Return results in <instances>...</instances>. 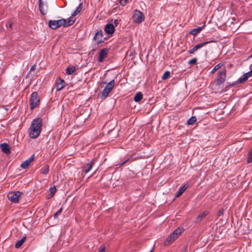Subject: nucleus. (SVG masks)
<instances>
[{
    "label": "nucleus",
    "instance_id": "obj_44",
    "mask_svg": "<svg viewBox=\"0 0 252 252\" xmlns=\"http://www.w3.org/2000/svg\"><path fill=\"white\" fill-rule=\"evenodd\" d=\"M128 159H126L125 161H124L123 162L120 163V165H123L124 164H125L127 161H128Z\"/></svg>",
    "mask_w": 252,
    "mask_h": 252
},
{
    "label": "nucleus",
    "instance_id": "obj_33",
    "mask_svg": "<svg viewBox=\"0 0 252 252\" xmlns=\"http://www.w3.org/2000/svg\"><path fill=\"white\" fill-rule=\"evenodd\" d=\"M129 0H120V3L122 5H125Z\"/></svg>",
    "mask_w": 252,
    "mask_h": 252
},
{
    "label": "nucleus",
    "instance_id": "obj_18",
    "mask_svg": "<svg viewBox=\"0 0 252 252\" xmlns=\"http://www.w3.org/2000/svg\"><path fill=\"white\" fill-rule=\"evenodd\" d=\"M208 212L207 211H204L197 217L196 221L197 222H200L205 216L208 215Z\"/></svg>",
    "mask_w": 252,
    "mask_h": 252
},
{
    "label": "nucleus",
    "instance_id": "obj_42",
    "mask_svg": "<svg viewBox=\"0 0 252 252\" xmlns=\"http://www.w3.org/2000/svg\"><path fill=\"white\" fill-rule=\"evenodd\" d=\"M113 23H114V24L116 26H117V25L118 24H119V20H115Z\"/></svg>",
    "mask_w": 252,
    "mask_h": 252
},
{
    "label": "nucleus",
    "instance_id": "obj_28",
    "mask_svg": "<svg viewBox=\"0 0 252 252\" xmlns=\"http://www.w3.org/2000/svg\"><path fill=\"white\" fill-rule=\"evenodd\" d=\"M222 66V64L221 63H219L217 65L215 66V67L212 69L211 73H215L217 70H218L219 68H220Z\"/></svg>",
    "mask_w": 252,
    "mask_h": 252
},
{
    "label": "nucleus",
    "instance_id": "obj_2",
    "mask_svg": "<svg viewBox=\"0 0 252 252\" xmlns=\"http://www.w3.org/2000/svg\"><path fill=\"white\" fill-rule=\"evenodd\" d=\"M41 120L40 119L33 120L30 128L29 135L32 138H36L40 133Z\"/></svg>",
    "mask_w": 252,
    "mask_h": 252
},
{
    "label": "nucleus",
    "instance_id": "obj_37",
    "mask_svg": "<svg viewBox=\"0 0 252 252\" xmlns=\"http://www.w3.org/2000/svg\"><path fill=\"white\" fill-rule=\"evenodd\" d=\"M223 213V210H220L218 212V216H220Z\"/></svg>",
    "mask_w": 252,
    "mask_h": 252
},
{
    "label": "nucleus",
    "instance_id": "obj_24",
    "mask_svg": "<svg viewBox=\"0 0 252 252\" xmlns=\"http://www.w3.org/2000/svg\"><path fill=\"white\" fill-rule=\"evenodd\" d=\"M26 239V236L24 235L20 241H18V242H17V248H19L22 246V245L25 242Z\"/></svg>",
    "mask_w": 252,
    "mask_h": 252
},
{
    "label": "nucleus",
    "instance_id": "obj_29",
    "mask_svg": "<svg viewBox=\"0 0 252 252\" xmlns=\"http://www.w3.org/2000/svg\"><path fill=\"white\" fill-rule=\"evenodd\" d=\"M185 191L184 190V189H182L181 188L179 189L178 191L177 192V194L176 195L175 197L178 198L179 197V196H180Z\"/></svg>",
    "mask_w": 252,
    "mask_h": 252
},
{
    "label": "nucleus",
    "instance_id": "obj_14",
    "mask_svg": "<svg viewBox=\"0 0 252 252\" xmlns=\"http://www.w3.org/2000/svg\"><path fill=\"white\" fill-rule=\"evenodd\" d=\"M94 163V160H93L90 163H88L86 165L83 167V171L85 173H88L92 168Z\"/></svg>",
    "mask_w": 252,
    "mask_h": 252
},
{
    "label": "nucleus",
    "instance_id": "obj_6",
    "mask_svg": "<svg viewBox=\"0 0 252 252\" xmlns=\"http://www.w3.org/2000/svg\"><path fill=\"white\" fill-rule=\"evenodd\" d=\"M132 19L135 23H141L144 20V16L141 11L135 10L133 13Z\"/></svg>",
    "mask_w": 252,
    "mask_h": 252
},
{
    "label": "nucleus",
    "instance_id": "obj_30",
    "mask_svg": "<svg viewBox=\"0 0 252 252\" xmlns=\"http://www.w3.org/2000/svg\"><path fill=\"white\" fill-rule=\"evenodd\" d=\"M49 171V167L48 166H46L44 168L42 169L41 173L44 174H46L48 173Z\"/></svg>",
    "mask_w": 252,
    "mask_h": 252
},
{
    "label": "nucleus",
    "instance_id": "obj_34",
    "mask_svg": "<svg viewBox=\"0 0 252 252\" xmlns=\"http://www.w3.org/2000/svg\"><path fill=\"white\" fill-rule=\"evenodd\" d=\"M62 208H61V209H59V210L57 212V213L55 214V215H54V218H57V217H58V216L59 215H60V214L62 213Z\"/></svg>",
    "mask_w": 252,
    "mask_h": 252
},
{
    "label": "nucleus",
    "instance_id": "obj_21",
    "mask_svg": "<svg viewBox=\"0 0 252 252\" xmlns=\"http://www.w3.org/2000/svg\"><path fill=\"white\" fill-rule=\"evenodd\" d=\"M76 70L75 66H71L66 68V72L68 74H71L74 73Z\"/></svg>",
    "mask_w": 252,
    "mask_h": 252
},
{
    "label": "nucleus",
    "instance_id": "obj_46",
    "mask_svg": "<svg viewBox=\"0 0 252 252\" xmlns=\"http://www.w3.org/2000/svg\"><path fill=\"white\" fill-rule=\"evenodd\" d=\"M153 250H154V249H152V250L151 251V252H153Z\"/></svg>",
    "mask_w": 252,
    "mask_h": 252
},
{
    "label": "nucleus",
    "instance_id": "obj_19",
    "mask_svg": "<svg viewBox=\"0 0 252 252\" xmlns=\"http://www.w3.org/2000/svg\"><path fill=\"white\" fill-rule=\"evenodd\" d=\"M214 42V41L213 40H211V41L204 42L201 43L200 44H199L198 45H196L194 47V49H195L197 51L198 49L203 47L204 46L207 44L208 43H210V42Z\"/></svg>",
    "mask_w": 252,
    "mask_h": 252
},
{
    "label": "nucleus",
    "instance_id": "obj_23",
    "mask_svg": "<svg viewBox=\"0 0 252 252\" xmlns=\"http://www.w3.org/2000/svg\"><path fill=\"white\" fill-rule=\"evenodd\" d=\"M202 29V27H199L198 28L193 29L190 32V33L192 35H196L201 31Z\"/></svg>",
    "mask_w": 252,
    "mask_h": 252
},
{
    "label": "nucleus",
    "instance_id": "obj_16",
    "mask_svg": "<svg viewBox=\"0 0 252 252\" xmlns=\"http://www.w3.org/2000/svg\"><path fill=\"white\" fill-rule=\"evenodd\" d=\"M82 3H80L79 6L77 7L75 11L72 14V15L70 17H73L74 18V17L77 15L78 13L80 12V11L82 10Z\"/></svg>",
    "mask_w": 252,
    "mask_h": 252
},
{
    "label": "nucleus",
    "instance_id": "obj_1",
    "mask_svg": "<svg viewBox=\"0 0 252 252\" xmlns=\"http://www.w3.org/2000/svg\"><path fill=\"white\" fill-rule=\"evenodd\" d=\"M75 20V19L73 17H70L67 20L64 19L59 20H51L49 22V26L52 29L55 30L62 26L64 27L69 26L74 23Z\"/></svg>",
    "mask_w": 252,
    "mask_h": 252
},
{
    "label": "nucleus",
    "instance_id": "obj_41",
    "mask_svg": "<svg viewBox=\"0 0 252 252\" xmlns=\"http://www.w3.org/2000/svg\"><path fill=\"white\" fill-rule=\"evenodd\" d=\"M247 75H249L250 77L252 76V69L250 71L247 72Z\"/></svg>",
    "mask_w": 252,
    "mask_h": 252
},
{
    "label": "nucleus",
    "instance_id": "obj_7",
    "mask_svg": "<svg viewBox=\"0 0 252 252\" xmlns=\"http://www.w3.org/2000/svg\"><path fill=\"white\" fill-rule=\"evenodd\" d=\"M225 76L226 71L225 69L222 71H219L218 77L217 85H219L220 84L223 83L225 81Z\"/></svg>",
    "mask_w": 252,
    "mask_h": 252
},
{
    "label": "nucleus",
    "instance_id": "obj_8",
    "mask_svg": "<svg viewBox=\"0 0 252 252\" xmlns=\"http://www.w3.org/2000/svg\"><path fill=\"white\" fill-rule=\"evenodd\" d=\"M108 51V50L106 48L103 49L100 51L99 55V62H103V60L107 57Z\"/></svg>",
    "mask_w": 252,
    "mask_h": 252
},
{
    "label": "nucleus",
    "instance_id": "obj_3",
    "mask_svg": "<svg viewBox=\"0 0 252 252\" xmlns=\"http://www.w3.org/2000/svg\"><path fill=\"white\" fill-rule=\"evenodd\" d=\"M183 231V228L179 227L166 239L164 242L165 245H168L174 241L180 236Z\"/></svg>",
    "mask_w": 252,
    "mask_h": 252
},
{
    "label": "nucleus",
    "instance_id": "obj_36",
    "mask_svg": "<svg viewBox=\"0 0 252 252\" xmlns=\"http://www.w3.org/2000/svg\"><path fill=\"white\" fill-rule=\"evenodd\" d=\"M196 50L194 49V47H193L191 50L189 51L190 54H193L194 53Z\"/></svg>",
    "mask_w": 252,
    "mask_h": 252
},
{
    "label": "nucleus",
    "instance_id": "obj_45",
    "mask_svg": "<svg viewBox=\"0 0 252 252\" xmlns=\"http://www.w3.org/2000/svg\"><path fill=\"white\" fill-rule=\"evenodd\" d=\"M187 247H186L185 248V251H186L187 250Z\"/></svg>",
    "mask_w": 252,
    "mask_h": 252
},
{
    "label": "nucleus",
    "instance_id": "obj_40",
    "mask_svg": "<svg viewBox=\"0 0 252 252\" xmlns=\"http://www.w3.org/2000/svg\"><path fill=\"white\" fill-rule=\"evenodd\" d=\"M13 25H14L13 23H12V22H9V27L10 28H12V27L13 26Z\"/></svg>",
    "mask_w": 252,
    "mask_h": 252
},
{
    "label": "nucleus",
    "instance_id": "obj_4",
    "mask_svg": "<svg viewBox=\"0 0 252 252\" xmlns=\"http://www.w3.org/2000/svg\"><path fill=\"white\" fill-rule=\"evenodd\" d=\"M30 102L31 109H33L38 105L39 102V98L36 92L32 93Z\"/></svg>",
    "mask_w": 252,
    "mask_h": 252
},
{
    "label": "nucleus",
    "instance_id": "obj_43",
    "mask_svg": "<svg viewBox=\"0 0 252 252\" xmlns=\"http://www.w3.org/2000/svg\"><path fill=\"white\" fill-rule=\"evenodd\" d=\"M98 252H105V247H103V248L101 249V250H100Z\"/></svg>",
    "mask_w": 252,
    "mask_h": 252
},
{
    "label": "nucleus",
    "instance_id": "obj_39",
    "mask_svg": "<svg viewBox=\"0 0 252 252\" xmlns=\"http://www.w3.org/2000/svg\"><path fill=\"white\" fill-rule=\"evenodd\" d=\"M188 185L187 184L185 185L183 187H182V189H184V190L185 191L186 189L188 188Z\"/></svg>",
    "mask_w": 252,
    "mask_h": 252
},
{
    "label": "nucleus",
    "instance_id": "obj_20",
    "mask_svg": "<svg viewBox=\"0 0 252 252\" xmlns=\"http://www.w3.org/2000/svg\"><path fill=\"white\" fill-rule=\"evenodd\" d=\"M39 9L42 14H45L46 10L43 8V3L41 0H39Z\"/></svg>",
    "mask_w": 252,
    "mask_h": 252
},
{
    "label": "nucleus",
    "instance_id": "obj_35",
    "mask_svg": "<svg viewBox=\"0 0 252 252\" xmlns=\"http://www.w3.org/2000/svg\"><path fill=\"white\" fill-rule=\"evenodd\" d=\"M22 194V193L20 191H17V203L18 202V199L20 197V195Z\"/></svg>",
    "mask_w": 252,
    "mask_h": 252
},
{
    "label": "nucleus",
    "instance_id": "obj_12",
    "mask_svg": "<svg viewBox=\"0 0 252 252\" xmlns=\"http://www.w3.org/2000/svg\"><path fill=\"white\" fill-rule=\"evenodd\" d=\"M103 36V32H98L96 33L95 35L94 36V40L97 41V43H100L102 41V37Z\"/></svg>",
    "mask_w": 252,
    "mask_h": 252
},
{
    "label": "nucleus",
    "instance_id": "obj_25",
    "mask_svg": "<svg viewBox=\"0 0 252 252\" xmlns=\"http://www.w3.org/2000/svg\"><path fill=\"white\" fill-rule=\"evenodd\" d=\"M196 122V118L195 117H191L188 121V125H192L194 123Z\"/></svg>",
    "mask_w": 252,
    "mask_h": 252
},
{
    "label": "nucleus",
    "instance_id": "obj_38",
    "mask_svg": "<svg viewBox=\"0 0 252 252\" xmlns=\"http://www.w3.org/2000/svg\"><path fill=\"white\" fill-rule=\"evenodd\" d=\"M35 68H36V65H33L32 66L31 68V70L30 71H34L35 69Z\"/></svg>",
    "mask_w": 252,
    "mask_h": 252
},
{
    "label": "nucleus",
    "instance_id": "obj_10",
    "mask_svg": "<svg viewBox=\"0 0 252 252\" xmlns=\"http://www.w3.org/2000/svg\"><path fill=\"white\" fill-rule=\"evenodd\" d=\"M0 147L2 152L6 155H8L10 153V148L9 145L6 143H3L0 145Z\"/></svg>",
    "mask_w": 252,
    "mask_h": 252
},
{
    "label": "nucleus",
    "instance_id": "obj_27",
    "mask_svg": "<svg viewBox=\"0 0 252 252\" xmlns=\"http://www.w3.org/2000/svg\"><path fill=\"white\" fill-rule=\"evenodd\" d=\"M170 72L169 71H166L164 72L162 76V78L163 80H166L170 76Z\"/></svg>",
    "mask_w": 252,
    "mask_h": 252
},
{
    "label": "nucleus",
    "instance_id": "obj_32",
    "mask_svg": "<svg viewBox=\"0 0 252 252\" xmlns=\"http://www.w3.org/2000/svg\"><path fill=\"white\" fill-rule=\"evenodd\" d=\"M50 192H51V194L50 195L51 196H53V195L56 192V189L55 187H53V188H50Z\"/></svg>",
    "mask_w": 252,
    "mask_h": 252
},
{
    "label": "nucleus",
    "instance_id": "obj_11",
    "mask_svg": "<svg viewBox=\"0 0 252 252\" xmlns=\"http://www.w3.org/2000/svg\"><path fill=\"white\" fill-rule=\"evenodd\" d=\"M105 31L108 34H112L114 32V27L113 24H107L105 28Z\"/></svg>",
    "mask_w": 252,
    "mask_h": 252
},
{
    "label": "nucleus",
    "instance_id": "obj_17",
    "mask_svg": "<svg viewBox=\"0 0 252 252\" xmlns=\"http://www.w3.org/2000/svg\"><path fill=\"white\" fill-rule=\"evenodd\" d=\"M143 98V94L141 92H138L136 93L134 97V100L135 102H139Z\"/></svg>",
    "mask_w": 252,
    "mask_h": 252
},
{
    "label": "nucleus",
    "instance_id": "obj_5",
    "mask_svg": "<svg viewBox=\"0 0 252 252\" xmlns=\"http://www.w3.org/2000/svg\"><path fill=\"white\" fill-rule=\"evenodd\" d=\"M114 84L115 81L113 80L107 84L105 88L101 93L102 95L103 96L106 97L111 92L114 88Z\"/></svg>",
    "mask_w": 252,
    "mask_h": 252
},
{
    "label": "nucleus",
    "instance_id": "obj_13",
    "mask_svg": "<svg viewBox=\"0 0 252 252\" xmlns=\"http://www.w3.org/2000/svg\"><path fill=\"white\" fill-rule=\"evenodd\" d=\"M65 82L63 80L59 79L57 81V89L58 91L61 90L64 86Z\"/></svg>",
    "mask_w": 252,
    "mask_h": 252
},
{
    "label": "nucleus",
    "instance_id": "obj_22",
    "mask_svg": "<svg viewBox=\"0 0 252 252\" xmlns=\"http://www.w3.org/2000/svg\"><path fill=\"white\" fill-rule=\"evenodd\" d=\"M249 77H250L249 75H247V73L245 74L243 77L239 78L238 82L240 83H242L244 82L245 81H246L248 79V78Z\"/></svg>",
    "mask_w": 252,
    "mask_h": 252
},
{
    "label": "nucleus",
    "instance_id": "obj_31",
    "mask_svg": "<svg viewBox=\"0 0 252 252\" xmlns=\"http://www.w3.org/2000/svg\"><path fill=\"white\" fill-rule=\"evenodd\" d=\"M197 63V59L196 58L192 59L191 60H189V64H195Z\"/></svg>",
    "mask_w": 252,
    "mask_h": 252
},
{
    "label": "nucleus",
    "instance_id": "obj_15",
    "mask_svg": "<svg viewBox=\"0 0 252 252\" xmlns=\"http://www.w3.org/2000/svg\"><path fill=\"white\" fill-rule=\"evenodd\" d=\"M7 197L9 200H11L14 203H16V192H10L7 194Z\"/></svg>",
    "mask_w": 252,
    "mask_h": 252
},
{
    "label": "nucleus",
    "instance_id": "obj_9",
    "mask_svg": "<svg viewBox=\"0 0 252 252\" xmlns=\"http://www.w3.org/2000/svg\"><path fill=\"white\" fill-rule=\"evenodd\" d=\"M34 156L32 155L28 159L24 161L21 164V167L23 169L27 168L30 164L33 161Z\"/></svg>",
    "mask_w": 252,
    "mask_h": 252
},
{
    "label": "nucleus",
    "instance_id": "obj_26",
    "mask_svg": "<svg viewBox=\"0 0 252 252\" xmlns=\"http://www.w3.org/2000/svg\"><path fill=\"white\" fill-rule=\"evenodd\" d=\"M247 162L248 163L252 162V150H250L248 153Z\"/></svg>",
    "mask_w": 252,
    "mask_h": 252
}]
</instances>
